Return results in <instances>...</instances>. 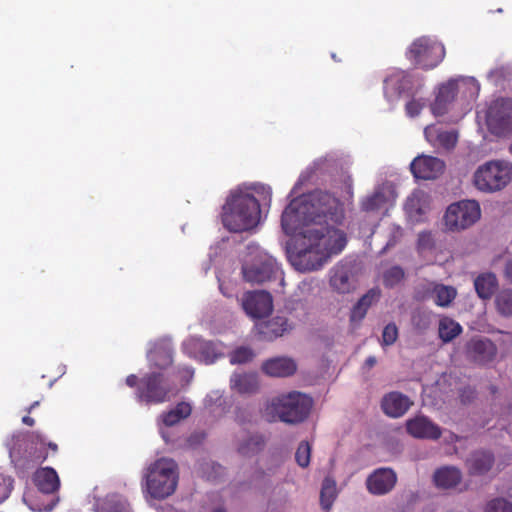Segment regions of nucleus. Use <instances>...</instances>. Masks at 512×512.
I'll use <instances>...</instances> for the list:
<instances>
[{
  "label": "nucleus",
  "mask_w": 512,
  "mask_h": 512,
  "mask_svg": "<svg viewBox=\"0 0 512 512\" xmlns=\"http://www.w3.org/2000/svg\"><path fill=\"white\" fill-rule=\"evenodd\" d=\"M343 217L339 200L326 191H314L289 203L281 225L285 234L300 237L297 250L289 255L296 270H318L344 249L346 235L335 227Z\"/></svg>",
  "instance_id": "nucleus-1"
},
{
  "label": "nucleus",
  "mask_w": 512,
  "mask_h": 512,
  "mask_svg": "<svg viewBox=\"0 0 512 512\" xmlns=\"http://www.w3.org/2000/svg\"><path fill=\"white\" fill-rule=\"evenodd\" d=\"M312 407L311 397L299 391H291L271 398L265 405L264 416L269 422L281 421L295 425L308 418Z\"/></svg>",
  "instance_id": "nucleus-2"
},
{
  "label": "nucleus",
  "mask_w": 512,
  "mask_h": 512,
  "mask_svg": "<svg viewBox=\"0 0 512 512\" xmlns=\"http://www.w3.org/2000/svg\"><path fill=\"white\" fill-rule=\"evenodd\" d=\"M260 214L259 202L253 195L236 193L223 206L222 222L231 232H243L259 223Z\"/></svg>",
  "instance_id": "nucleus-3"
},
{
  "label": "nucleus",
  "mask_w": 512,
  "mask_h": 512,
  "mask_svg": "<svg viewBox=\"0 0 512 512\" xmlns=\"http://www.w3.org/2000/svg\"><path fill=\"white\" fill-rule=\"evenodd\" d=\"M146 490L155 499L172 495L177 487L178 472L174 460L161 458L151 464L146 474Z\"/></svg>",
  "instance_id": "nucleus-4"
},
{
  "label": "nucleus",
  "mask_w": 512,
  "mask_h": 512,
  "mask_svg": "<svg viewBox=\"0 0 512 512\" xmlns=\"http://www.w3.org/2000/svg\"><path fill=\"white\" fill-rule=\"evenodd\" d=\"M248 253L242 266L244 279L250 283H264L279 273L276 259L256 245L247 247Z\"/></svg>",
  "instance_id": "nucleus-5"
},
{
  "label": "nucleus",
  "mask_w": 512,
  "mask_h": 512,
  "mask_svg": "<svg viewBox=\"0 0 512 512\" xmlns=\"http://www.w3.org/2000/svg\"><path fill=\"white\" fill-rule=\"evenodd\" d=\"M176 394L168 376L161 372H151L140 378L136 398L146 405L161 404L169 401Z\"/></svg>",
  "instance_id": "nucleus-6"
},
{
  "label": "nucleus",
  "mask_w": 512,
  "mask_h": 512,
  "mask_svg": "<svg viewBox=\"0 0 512 512\" xmlns=\"http://www.w3.org/2000/svg\"><path fill=\"white\" fill-rule=\"evenodd\" d=\"M512 179V164L503 160H493L479 166L474 173L473 182L483 192H495L503 189Z\"/></svg>",
  "instance_id": "nucleus-7"
},
{
  "label": "nucleus",
  "mask_w": 512,
  "mask_h": 512,
  "mask_svg": "<svg viewBox=\"0 0 512 512\" xmlns=\"http://www.w3.org/2000/svg\"><path fill=\"white\" fill-rule=\"evenodd\" d=\"M480 216L481 210L478 202L463 200L453 203L447 208L444 220L447 229L460 231L473 225Z\"/></svg>",
  "instance_id": "nucleus-8"
},
{
  "label": "nucleus",
  "mask_w": 512,
  "mask_h": 512,
  "mask_svg": "<svg viewBox=\"0 0 512 512\" xmlns=\"http://www.w3.org/2000/svg\"><path fill=\"white\" fill-rule=\"evenodd\" d=\"M409 57L423 69L436 67L445 57L444 46L430 38L416 39L409 48Z\"/></svg>",
  "instance_id": "nucleus-9"
},
{
  "label": "nucleus",
  "mask_w": 512,
  "mask_h": 512,
  "mask_svg": "<svg viewBox=\"0 0 512 512\" xmlns=\"http://www.w3.org/2000/svg\"><path fill=\"white\" fill-rule=\"evenodd\" d=\"M487 123L490 130L497 135L512 132V100H495L489 107Z\"/></svg>",
  "instance_id": "nucleus-10"
},
{
  "label": "nucleus",
  "mask_w": 512,
  "mask_h": 512,
  "mask_svg": "<svg viewBox=\"0 0 512 512\" xmlns=\"http://www.w3.org/2000/svg\"><path fill=\"white\" fill-rule=\"evenodd\" d=\"M497 346L486 337H473L464 346L466 359L477 365L492 362L497 356Z\"/></svg>",
  "instance_id": "nucleus-11"
},
{
  "label": "nucleus",
  "mask_w": 512,
  "mask_h": 512,
  "mask_svg": "<svg viewBox=\"0 0 512 512\" xmlns=\"http://www.w3.org/2000/svg\"><path fill=\"white\" fill-rule=\"evenodd\" d=\"M473 85L478 89L474 78L451 79L439 87L435 101L431 105V111L435 116H442L447 112L448 105L454 100L457 90L460 86Z\"/></svg>",
  "instance_id": "nucleus-12"
},
{
  "label": "nucleus",
  "mask_w": 512,
  "mask_h": 512,
  "mask_svg": "<svg viewBox=\"0 0 512 512\" xmlns=\"http://www.w3.org/2000/svg\"><path fill=\"white\" fill-rule=\"evenodd\" d=\"M242 307L246 314L254 319L268 316L273 310V299L266 291L246 292L242 297Z\"/></svg>",
  "instance_id": "nucleus-13"
},
{
  "label": "nucleus",
  "mask_w": 512,
  "mask_h": 512,
  "mask_svg": "<svg viewBox=\"0 0 512 512\" xmlns=\"http://www.w3.org/2000/svg\"><path fill=\"white\" fill-rule=\"evenodd\" d=\"M397 483V475L391 468H378L368 475L365 485L367 491L375 496L386 495Z\"/></svg>",
  "instance_id": "nucleus-14"
},
{
  "label": "nucleus",
  "mask_w": 512,
  "mask_h": 512,
  "mask_svg": "<svg viewBox=\"0 0 512 512\" xmlns=\"http://www.w3.org/2000/svg\"><path fill=\"white\" fill-rule=\"evenodd\" d=\"M396 197L394 185L389 182L383 183L361 201V210L367 213L376 212L386 207L387 204H392Z\"/></svg>",
  "instance_id": "nucleus-15"
},
{
  "label": "nucleus",
  "mask_w": 512,
  "mask_h": 512,
  "mask_svg": "<svg viewBox=\"0 0 512 512\" xmlns=\"http://www.w3.org/2000/svg\"><path fill=\"white\" fill-rule=\"evenodd\" d=\"M444 162L433 156L421 155L416 157L410 164L412 174L417 179H435L444 171Z\"/></svg>",
  "instance_id": "nucleus-16"
},
{
  "label": "nucleus",
  "mask_w": 512,
  "mask_h": 512,
  "mask_svg": "<svg viewBox=\"0 0 512 512\" xmlns=\"http://www.w3.org/2000/svg\"><path fill=\"white\" fill-rule=\"evenodd\" d=\"M408 433L414 438L437 440L441 437V428L425 416H416L406 422Z\"/></svg>",
  "instance_id": "nucleus-17"
},
{
  "label": "nucleus",
  "mask_w": 512,
  "mask_h": 512,
  "mask_svg": "<svg viewBox=\"0 0 512 512\" xmlns=\"http://www.w3.org/2000/svg\"><path fill=\"white\" fill-rule=\"evenodd\" d=\"M262 371L270 377H289L297 371V364L291 357H273L263 362Z\"/></svg>",
  "instance_id": "nucleus-18"
},
{
  "label": "nucleus",
  "mask_w": 512,
  "mask_h": 512,
  "mask_svg": "<svg viewBox=\"0 0 512 512\" xmlns=\"http://www.w3.org/2000/svg\"><path fill=\"white\" fill-rule=\"evenodd\" d=\"M330 285L339 294H348L356 289V281L348 266L337 264L330 272Z\"/></svg>",
  "instance_id": "nucleus-19"
},
{
  "label": "nucleus",
  "mask_w": 512,
  "mask_h": 512,
  "mask_svg": "<svg viewBox=\"0 0 512 512\" xmlns=\"http://www.w3.org/2000/svg\"><path fill=\"white\" fill-rule=\"evenodd\" d=\"M256 330L263 340L272 341L292 329L287 318L274 317L268 321H261L256 324Z\"/></svg>",
  "instance_id": "nucleus-20"
},
{
  "label": "nucleus",
  "mask_w": 512,
  "mask_h": 512,
  "mask_svg": "<svg viewBox=\"0 0 512 512\" xmlns=\"http://www.w3.org/2000/svg\"><path fill=\"white\" fill-rule=\"evenodd\" d=\"M412 404L408 396L400 392H390L383 397L381 407L389 417L398 418L403 416Z\"/></svg>",
  "instance_id": "nucleus-21"
},
{
  "label": "nucleus",
  "mask_w": 512,
  "mask_h": 512,
  "mask_svg": "<svg viewBox=\"0 0 512 512\" xmlns=\"http://www.w3.org/2000/svg\"><path fill=\"white\" fill-rule=\"evenodd\" d=\"M495 458L491 452L475 451L466 460L468 473L472 476L487 474L494 466Z\"/></svg>",
  "instance_id": "nucleus-22"
},
{
  "label": "nucleus",
  "mask_w": 512,
  "mask_h": 512,
  "mask_svg": "<svg viewBox=\"0 0 512 512\" xmlns=\"http://www.w3.org/2000/svg\"><path fill=\"white\" fill-rule=\"evenodd\" d=\"M381 297V290L379 288H372L365 293L357 303L352 307L350 312V322L359 324L366 316L368 309Z\"/></svg>",
  "instance_id": "nucleus-23"
},
{
  "label": "nucleus",
  "mask_w": 512,
  "mask_h": 512,
  "mask_svg": "<svg viewBox=\"0 0 512 512\" xmlns=\"http://www.w3.org/2000/svg\"><path fill=\"white\" fill-rule=\"evenodd\" d=\"M259 380L256 373H234L230 378V387L239 394H254L259 390Z\"/></svg>",
  "instance_id": "nucleus-24"
},
{
  "label": "nucleus",
  "mask_w": 512,
  "mask_h": 512,
  "mask_svg": "<svg viewBox=\"0 0 512 512\" xmlns=\"http://www.w3.org/2000/svg\"><path fill=\"white\" fill-rule=\"evenodd\" d=\"M36 487L45 494H52L60 487V480L57 472L51 467H44L34 474Z\"/></svg>",
  "instance_id": "nucleus-25"
},
{
  "label": "nucleus",
  "mask_w": 512,
  "mask_h": 512,
  "mask_svg": "<svg viewBox=\"0 0 512 512\" xmlns=\"http://www.w3.org/2000/svg\"><path fill=\"white\" fill-rule=\"evenodd\" d=\"M404 207L410 219L420 221L428 208V195L422 190H415L407 198Z\"/></svg>",
  "instance_id": "nucleus-26"
},
{
  "label": "nucleus",
  "mask_w": 512,
  "mask_h": 512,
  "mask_svg": "<svg viewBox=\"0 0 512 512\" xmlns=\"http://www.w3.org/2000/svg\"><path fill=\"white\" fill-rule=\"evenodd\" d=\"M424 135L428 142L441 146L447 150L452 149L457 143V134L453 131H442L434 125L424 129Z\"/></svg>",
  "instance_id": "nucleus-27"
},
{
  "label": "nucleus",
  "mask_w": 512,
  "mask_h": 512,
  "mask_svg": "<svg viewBox=\"0 0 512 512\" xmlns=\"http://www.w3.org/2000/svg\"><path fill=\"white\" fill-rule=\"evenodd\" d=\"M265 447V438L263 435L245 434L239 440L237 444V452L244 457H252L260 453Z\"/></svg>",
  "instance_id": "nucleus-28"
},
{
  "label": "nucleus",
  "mask_w": 512,
  "mask_h": 512,
  "mask_svg": "<svg viewBox=\"0 0 512 512\" xmlns=\"http://www.w3.org/2000/svg\"><path fill=\"white\" fill-rule=\"evenodd\" d=\"M462 480L461 471L454 466L441 467L434 473V482L437 487L450 489L457 486Z\"/></svg>",
  "instance_id": "nucleus-29"
},
{
  "label": "nucleus",
  "mask_w": 512,
  "mask_h": 512,
  "mask_svg": "<svg viewBox=\"0 0 512 512\" xmlns=\"http://www.w3.org/2000/svg\"><path fill=\"white\" fill-rule=\"evenodd\" d=\"M148 359L153 367L166 369L172 364V349L166 343H156L149 351Z\"/></svg>",
  "instance_id": "nucleus-30"
},
{
  "label": "nucleus",
  "mask_w": 512,
  "mask_h": 512,
  "mask_svg": "<svg viewBox=\"0 0 512 512\" xmlns=\"http://www.w3.org/2000/svg\"><path fill=\"white\" fill-rule=\"evenodd\" d=\"M426 290L434 295L436 305L441 307L449 306L457 295L454 287L435 282H427Z\"/></svg>",
  "instance_id": "nucleus-31"
},
{
  "label": "nucleus",
  "mask_w": 512,
  "mask_h": 512,
  "mask_svg": "<svg viewBox=\"0 0 512 512\" xmlns=\"http://www.w3.org/2000/svg\"><path fill=\"white\" fill-rule=\"evenodd\" d=\"M477 295L483 299H490L498 287V280L493 273H483L474 280Z\"/></svg>",
  "instance_id": "nucleus-32"
},
{
  "label": "nucleus",
  "mask_w": 512,
  "mask_h": 512,
  "mask_svg": "<svg viewBox=\"0 0 512 512\" xmlns=\"http://www.w3.org/2000/svg\"><path fill=\"white\" fill-rule=\"evenodd\" d=\"M191 412L192 407L189 403L180 402L171 410L163 412L159 416V419L165 426L171 427L188 418L191 415Z\"/></svg>",
  "instance_id": "nucleus-33"
},
{
  "label": "nucleus",
  "mask_w": 512,
  "mask_h": 512,
  "mask_svg": "<svg viewBox=\"0 0 512 512\" xmlns=\"http://www.w3.org/2000/svg\"><path fill=\"white\" fill-rule=\"evenodd\" d=\"M462 333L461 325L449 317H443L439 320L438 335L443 343L453 341Z\"/></svg>",
  "instance_id": "nucleus-34"
},
{
  "label": "nucleus",
  "mask_w": 512,
  "mask_h": 512,
  "mask_svg": "<svg viewBox=\"0 0 512 512\" xmlns=\"http://www.w3.org/2000/svg\"><path fill=\"white\" fill-rule=\"evenodd\" d=\"M194 347L197 350L196 357L206 364L213 363L220 356L215 344L212 342L195 340Z\"/></svg>",
  "instance_id": "nucleus-35"
},
{
  "label": "nucleus",
  "mask_w": 512,
  "mask_h": 512,
  "mask_svg": "<svg viewBox=\"0 0 512 512\" xmlns=\"http://www.w3.org/2000/svg\"><path fill=\"white\" fill-rule=\"evenodd\" d=\"M96 512H130V508L121 496L109 495L102 501Z\"/></svg>",
  "instance_id": "nucleus-36"
},
{
  "label": "nucleus",
  "mask_w": 512,
  "mask_h": 512,
  "mask_svg": "<svg viewBox=\"0 0 512 512\" xmlns=\"http://www.w3.org/2000/svg\"><path fill=\"white\" fill-rule=\"evenodd\" d=\"M495 307L497 312L503 317L512 316V289H502L495 296Z\"/></svg>",
  "instance_id": "nucleus-37"
},
{
  "label": "nucleus",
  "mask_w": 512,
  "mask_h": 512,
  "mask_svg": "<svg viewBox=\"0 0 512 512\" xmlns=\"http://www.w3.org/2000/svg\"><path fill=\"white\" fill-rule=\"evenodd\" d=\"M337 496L336 483L330 478H325L320 492V501L323 509L329 510Z\"/></svg>",
  "instance_id": "nucleus-38"
},
{
  "label": "nucleus",
  "mask_w": 512,
  "mask_h": 512,
  "mask_svg": "<svg viewBox=\"0 0 512 512\" xmlns=\"http://www.w3.org/2000/svg\"><path fill=\"white\" fill-rule=\"evenodd\" d=\"M406 77L401 74H395L387 77L384 81L385 94L389 98L398 97L404 89L402 82Z\"/></svg>",
  "instance_id": "nucleus-39"
},
{
  "label": "nucleus",
  "mask_w": 512,
  "mask_h": 512,
  "mask_svg": "<svg viewBox=\"0 0 512 512\" xmlns=\"http://www.w3.org/2000/svg\"><path fill=\"white\" fill-rule=\"evenodd\" d=\"M411 322L417 332L424 333L432 324V313L426 310H416L412 314Z\"/></svg>",
  "instance_id": "nucleus-40"
},
{
  "label": "nucleus",
  "mask_w": 512,
  "mask_h": 512,
  "mask_svg": "<svg viewBox=\"0 0 512 512\" xmlns=\"http://www.w3.org/2000/svg\"><path fill=\"white\" fill-rule=\"evenodd\" d=\"M405 277L404 270L400 266H392L383 273V283L388 288L400 284Z\"/></svg>",
  "instance_id": "nucleus-41"
},
{
  "label": "nucleus",
  "mask_w": 512,
  "mask_h": 512,
  "mask_svg": "<svg viewBox=\"0 0 512 512\" xmlns=\"http://www.w3.org/2000/svg\"><path fill=\"white\" fill-rule=\"evenodd\" d=\"M311 451L312 447L307 441H302L299 443L296 453H295V460L297 464L302 467L306 468L310 464V458H311Z\"/></svg>",
  "instance_id": "nucleus-42"
},
{
  "label": "nucleus",
  "mask_w": 512,
  "mask_h": 512,
  "mask_svg": "<svg viewBox=\"0 0 512 512\" xmlns=\"http://www.w3.org/2000/svg\"><path fill=\"white\" fill-rule=\"evenodd\" d=\"M255 354L249 347H239L235 349L230 355V362L232 364H243L251 361Z\"/></svg>",
  "instance_id": "nucleus-43"
},
{
  "label": "nucleus",
  "mask_w": 512,
  "mask_h": 512,
  "mask_svg": "<svg viewBox=\"0 0 512 512\" xmlns=\"http://www.w3.org/2000/svg\"><path fill=\"white\" fill-rule=\"evenodd\" d=\"M485 512H512V503L503 498H496L487 503Z\"/></svg>",
  "instance_id": "nucleus-44"
},
{
  "label": "nucleus",
  "mask_w": 512,
  "mask_h": 512,
  "mask_svg": "<svg viewBox=\"0 0 512 512\" xmlns=\"http://www.w3.org/2000/svg\"><path fill=\"white\" fill-rule=\"evenodd\" d=\"M398 338V328L395 323L387 324L382 332V346H391L393 345Z\"/></svg>",
  "instance_id": "nucleus-45"
},
{
  "label": "nucleus",
  "mask_w": 512,
  "mask_h": 512,
  "mask_svg": "<svg viewBox=\"0 0 512 512\" xmlns=\"http://www.w3.org/2000/svg\"><path fill=\"white\" fill-rule=\"evenodd\" d=\"M424 105V102L421 100L413 99L406 104V112L410 117H416L420 114Z\"/></svg>",
  "instance_id": "nucleus-46"
},
{
  "label": "nucleus",
  "mask_w": 512,
  "mask_h": 512,
  "mask_svg": "<svg viewBox=\"0 0 512 512\" xmlns=\"http://www.w3.org/2000/svg\"><path fill=\"white\" fill-rule=\"evenodd\" d=\"M418 247L421 249H431L433 247V237L430 232H422L418 236Z\"/></svg>",
  "instance_id": "nucleus-47"
},
{
  "label": "nucleus",
  "mask_w": 512,
  "mask_h": 512,
  "mask_svg": "<svg viewBox=\"0 0 512 512\" xmlns=\"http://www.w3.org/2000/svg\"><path fill=\"white\" fill-rule=\"evenodd\" d=\"M33 438H34L35 440H37L40 444L47 445V446H48V448H49V449H51L54 453H56V452H57V450H58V446H57V444H56V443H54V442H47V443H46V442H45V440H44V438H43V436H42L40 433H38V432L33 433Z\"/></svg>",
  "instance_id": "nucleus-48"
},
{
  "label": "nucleus",
  "mask_w": 512,
  "mask_h": 512,
  "mask_svg": "<svg viewBox=\"0 0 512 512\" xmlns=\"http://www.w3.org/2000/svg\"><path fill=\"white\" fill-rule=\"evenodd\" d=\"M503 274H504L505 279L510 284H512V259L506 261V263L504 265V269H503Z\"/></svg>",
  "instance_id": "nucleus-49"
},
{
  "label": "nucleus",
  "mask_w": 512,
  "mask_h": 512,
  "mask_svg": "<svg viewBox=\"0 0 512 512\" xmlns=\"http://www.w3.org/2000/svg\"><path fill=\"white\" fill-rule=\"evenodd\" d=\"M139 380L138 377L134 374H131L129 375L127 378H126V384L129 386V387H136L138 386L139 384Z\"/></svg>",
  "instance_id": "nucleus-50"
},
{
  "label": "nucleus",
  "mask_w": 512,
  "mask_h": 512,
  "mask_svg": "<svg viewBox=\"0 0 512 512\" xmlns=\"http://www.w3.org/2000/svg\"><path fill=\"white\" fill-rule=\"evenodd\" d=\"M401 236H402V230H401L399 227L394 228V230H393V241H392V240H390V241L388 242V244H387V245H388V246H390V245H394V244L396 243V241H397Z\"/></svg>",
  "instance_id": "nucleus-51"
},
{
  "label": "nucleus",
  "mask_w": 512,
  "mask_h": 512,
  "mask_svg": "<svg viewBox=\"0 0 512 512\" xmlns=\"http://www.w3.org/2000/svg\"><path fill=\"white\" fill-rule=\"evenodd\" d=\"M376 363H377L376 357L369 356L364 363V368L367 370H370L371 368H373L376 365Z\"/></svg>",
  "instance_id": "nucleus-52"
},
{
  "label": "nucleus",
  "mask_w": 512,
  "mask_h": 512,
  "mask_svg": "<svg viewBox=\"0 0 512 512\" xmlns=\"http://www.w3.org/2000/svg\"><path fill=\"white\" fill-rule=\"evenodd\" d=\"M22 422L25 424V425H28V426H33L35 421L32 417L30 416H24L22 418Z\"/></svg>",
  "instance_id": "nucleus-53"
},
{
  "label": "nucleus",
  "mask_w": 512,
  "mask_h": 512,
  "mask_svg": "<svg viewBox=\"0 0 512 512\" xmlns=\"http://www.w3.org/2000/svg\"><path fill=\"white\" fill-rule=\"evenodd\" d=\"M56 504V501H53L51 504L45 506L43 509L39 508L38 510L39 511H51L53 509V507L55 506Z\"/></svg>",
  "instance_id": "nucleus-54"
},
{
  "label": "nucleus",
  "mask_w": 512,
  "mask_h": 512,
  "mask_svg": "<svg viewBox=\"0 0 512 512\" xmlns=\"http://www.w3.org/2000/svg\"><path fill=\"white\" fill-rule=\"evenodd\" d=\"M39 404H40V401H35L34 403H32V404L27 408V412H28V413H31V412H32V410H33L34 408H36L37 406H39Z\"/></svg>",
  "instance_id": "nucleus-55"
},
{
  "label": "nucleus",
  "mask_w": 512,
  "mask_h": 512,
  "mask_svg": "<svg viewBox=\"0 0 512 512\" xmlns=\"http://www.w3.org/2000/svg\"><path fill=\"white\" fill-rule=\"evenodd\" d=\"M210 512H227L223 506L215 507Z\"/></svg>",
  "instance_id": "nucleus-56"
},
{
  "label": "nucleus",
  "mask_w": 512,
  "mask_h": 512,
  "mask_svg": "<svg viewBox=\"0 0 512 512\" xmlns=\"http://www.w3.org/2000/svg\"><path fill=\"white\" fill-rule=\"evenodd\" d=\"M186 372L190 378L193 376V370L187 369Z\"/></svg>",
  "instance_id": "nucleus-57"
},
{
  "label": "nucleus",
  "mask_w": 512,
  "mask_h": 512,
  "mask_svg": "<svg viewBox=\"0 0 512 512\" xmlns=\"http://www.w3.org/2000/svg\"><path fill=\"white\" fill-rule=\"evenodd\" d=\"M468 392H469L468 399H469L470 397H474V391H473V390H470V389H469V390H468Z\"/></svg>",
  "instance_id": "nucleus-58"
}]
</instances>
